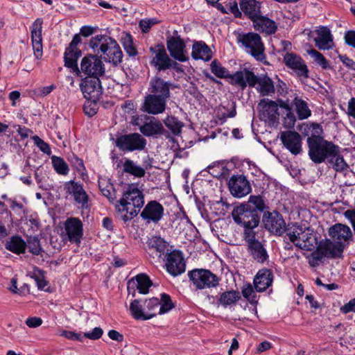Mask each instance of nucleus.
I'll list each match as a JSON object with an SVG mask.
<instances>
[{
  "mask_svg": "<svg viewBox=\"0 0 355 355\" xmlns=\"http://www.w3.org/2000/svg\"><path fill=\"white\" fill-rule=\"evenodd\" d=\"M291 105L294 107L299 120L306 119L311 115L308 103L297 95L295 96Z\"/></svg>",
  "mask_w": 355,
  "mask_h": 355,
  "instance_id": "nucleus-36",
  "label": "nucleus"
},
{
  "mask_svg": "<svg viewBox=\"0 0 355 355\" xmlns=\"http://www.w3.org/2000/svg\"><path fill=\"white\" fill-rule=\"evenodd\" d=\"M170 81H165L159 76L153 77L149 82V92L153 95H157L167 101L171 97V89L176 87Z\"/></svg>",
  "mask_w": 355,
  "mask_h": 355,
  "instance_id": "nucleus-21",
  "label": "nucleus"
},
{
  "mask_svg": "<svg viewBox=\"0 0 355 355\" xmlns=\"http://www.w3.org/2000/svg\"><path fill=\"white\" fill-rule=\"evenodd\" d=\"M43 20L37 18L35 20L32 25L31 40L34 55L37 59H40L42 56V28Z\"/></svg>",
  "mask_w": 355,
  "mask_h": 355,
  "instance_id": "nucleus-28",
  "label": "nucleus"
},
{
  "mask_svg": "<svg viewBox=\"0 0 355 355\" xmlns=\"http://www.w3.org/2000/svg\"><path fill=\"white\" fill-rule=\"evenodd\" d=\"M252 23L256 31L265 33L267 35L275 33L277 29L276 23L268 17L263 15V14L254 19Z\"/></svg>",
  "mask_w": 355,
  "mask_h": 355,
  "instance_id": "nucleus-34",
  "label": "nucleus"
},
{
  "mask_svg": "<svg viewBox=\"0 0 355 355\" xmlns=\"http://www.w3.org/2000/svg\"><path fill=\"white\" fill-rule=\"evenodd\" d=\"M173 306L174 305L172 302L171 297L166 293H162L161 295V301L159 305V312L161 314L168 312L172 309Z\"/></svg>",
  "mask_w": 355,
  "mask_h": 355,
  "instance_id": "nucleus-51",
  "label": "nucleus"
},
{
  "mask_svg": "<svg viewBox=\"0 0 355 355\" xmlns=\"http://www.w3.org/2000/svg\"><path fill=\"white\" fill-rule=\"evenodd\" d=\"M345 42L355 48V31H349L345 35Z\"/></svg>",
  "mask_w": 355,
  "mask_h": 355,
  "instance_id": "nucleus-63",
  "label": "nucleus"
},
{
  "mask_svg": "<svg viewBox=\"0 0 355 355\" xmlns=\"http://www.w3.org/2000/svg\"><path fill=\"white\" fill-rule=\"evenodd\" d=\"M273 281V274L270 269L259 270L254 278V288L257 292L265 291L271 286Z\"/></svg>",
  "mask_w": 355,
  "mask_h": 355,
  "instance_id": "nucleus-32",
  "label": "nucleus"
},
{
  "mask_svg": "<svg viewBox=\"0 0 355 355\" xmlns=\"http://www.w3.org/2000/svg\"><path fill=\"white\" fill-rule=\"evenodd\" d=\"M278 106L277 101L275 102L268 98L261 99L257 105L261 119L268 122L270 125H277L279 120Z\"/></svg>",
  "mask_w": 355,
  "mask_h": 355,
  "instance_id": "nucleus-14",
  "label": "nucleus"
},
{
  "mask_svg": "<svg viewBox=\"0 0 355 355\" xmlns=\"http://www.w3.org/2000/svg\"><path fill=\"white\" fill-rule=\"evenodd\" d=\"M280 139L284 146L293 155H297L302 151L301 135L292 130L282 132Z\"/></svg>",
  "mask_w": 355,
  "mask_h": 355,
  "instance_id": "nucleus-23",
  "label": "nucleus"
},
{
  "mask_svg": "<svg viewBox=\"0 0 355 355\" xmlns=\"http://www.w3.org/2000/svg\"><path fill=\"white\" fill-rule=\"evenodd\" d=\"M309 155L311 159L320 164L327 159L330 154L337 150V146L324 140L321 136L315 135L307 139Z\"/></svg>",
  "mask_w": 355,
  "mask_h": 355,
  "instance_id": "nucleus-7",
  "label": "nucleus"
},
{
  "mask_svg": "<svg viewBox=\"0 0 355 355\" xmlns=\"http://www.w3.org/2000/svg\"><path fill=\"white\" fill-rule=\"evenodd\" d=\"M188 275L198 289L213 288L218 284V277L208 270L196 269L190 271Z\"/></svg>",
  "mask_w": 355,
  "mask_h": 355,
  "instance_id": "nucleus-10",
  "label": "nucleus"
},
{
  "mask_svg": "<svg viewBox=\"0 0 355 355\" xmlns=\"http://www.w3.org/2000/svg\"><path fill=\"white\" fill-rule=\"evenodd\" d=\"M284 62L287 67L292 69L298 76L309 77V69L303 59L294 53L287 52L284 56Z\"/></svg>",
  "mask_w": 355,
  "mask_h": 355,
  "instance_id": "nucleus-24",
  "label": "nucleus"
},
{
  "mask_svg": "<svg viewBox=\"0 0 355 355\" xmlns=\"http://www.w3.org/2000/svg\"><path fill=\"white\" fill-rule=\"evenodd\" d=\"M327 161L336 171H343L348 167V165L340 153V148L338 146L337 150H334V153L330 154Z\"/></svg>",
  "mask_w": 355,
  "mask_h": 355,
  "instance_id": "nucleus-41",
  "label": "nucleus"
},
{
  "mask_svg": "<svg viewBox=\"0 0 355 355\" xmlns=\"http://www.w3.org/2000/svg\"><path fill=\"white\" fill-rule=\"evenodd\" d=\"M80 71L91 78H97L105 73L103 61L97 55L84 57L80 63Z\"/></svg>",
  "mask_w": 355,
  "mask_h": 355,
  "instance_id": "nucleus-15",
  "label": "nucleus"
},
{
  "mask_svg": "<svg viewBox=\"0 0 355 355\" xmlns=\"http://www.w3.org/2000/svg\"><path fill=\"white\" fill-rule=\"evenodd\" d=\"M35 280L37 287L40 289H44L46 286V282L44 279V272L40 269H35L32 276Z\"/></svg>",
  "mask_w": 355,
  "mask_h": 355,
  "instance_id": "nucleus-56",
  "label": "nucleus"
},
{
  "mask_svg": "<svg viewBox=\"0 0 355 355\" xmlns=\"http://www.w3.org/2000/svg\"><path fill=\"white\" fill-rule=\"evenodd\" d=\"M236 41L245 51L253 57L256 60L266 63L265 46L261 36L256 33H239L236 35Z\"/></svg>",
  "mask_w": 355,
  "mask_h": 355,
  "instance_id": "nucleus-6",
  "label": "nucleus"
},
{
  "mask_svg": "<svg viewBox=\"0 0 355 355\" xmlns=\"http://www.w3.org/2000/svg\"><path fill=\"white\" fill-rule=\"evenodd\" d=\"M329 234L335 243L343 250L352 237L350 228L341 223H336L329 229Z\"/></svg>",
  "mask_w": 355,
  "mask_h": 355,
  "instance_id": "nucleus-22",
  "label": "nucleus"
},
{
  "mask_svg": "<svg viewBox=\"0 0 355 355\" xmlns=\"http://www.w3.org/2000/svg\"><path fill=\"white\" fill-rule=\"evenodd\" d=\"M156 23L157 21L155 19H142L139 21V27L143 33H148L152 26Z\"/></svg>",
  "mask_w": 355,
  "mask_h": 355,
  "instance_id": "nucleus-59",
  "label": "nucleus"
},
{
  "mask_svg": "<svg viewBox=\"0 0 355 355\" xmlns=\"http://www.w3.org/2000/svg\"><path fill=\"white\" fill-rule=\"evenodd\" d=\"M229 11L236 18H241L242 12L238 8V3L236 0H230L227 4Z\"/></svg>",
  "mask_w": 355,
  "mask_h": 355,
  "instance_id": "nucleus-58",
  "label": "nucleus"
},
{
  "mask_svg": "<svg viewBox=\"0 0 355 355\" xmlns=\"http://www.w3.org/2000/svg\"><path fill=\"white\" fill-rule=\"evenodd\" d=\"M236 114V111L235 107H233L230 111L226 112H218V118L221 121V123H224L227 118L234 117Z\"/></svg>",
  "mask_w": 355,
  "mask_h": 355,
  "instance_id": "nucleus-60",
  "label": "nucleus"
},
{
  "mask_svg": "<svg viewBox=\"0 0 355 355\" xmlns=\"http://www.w3.org/2000/svg\"><path fill=\"white\" fill-rule=\"evenodd\" d=\"M309 257V264L311 267H316L324 258L335 259L340 257L343 252L341 247L330 239L318 241L315 248L312 250Z\"/></svg>",
  "mask_w": 355,
  "mask_h": 355,
  "instance_id": "nucleus-8",
  "label": "nucleus"
},
{
  "mask_svg": "<svg viewBox=\"0 0 355 355\" xmlns=\"http://www.w3.org/2000/svg\"><path fill=\"white\" fill-rule=\"evenodd\" d=\"M121 44L124 48L125 51L129 56H135L137 54V51L134 45L133 39L130 33H124L121 37Z\"/></svg>",
  "mask_w": 355,
  "mask_h": 355,
  "instance_id": "nucleus-46",
  "label": "nucleus"
},
{
  "mask_svg": "<svg viewBox=\"0 0 355 355\" xmlns=\"http://www.w3.org/2000/svg\"><path fill=\"white\" fill-rule=\"evenodd\" d=\"M241 299V294L239 291H229L220 294L218 299L220 304L224 307L232 306Z\"/></svg>",
  "mask_w": 355,
  "mask_h": 355,
  "instance_id": "nucleus-42",
  "label": "nucleus"
},
{
  "mask_svg": "<svg viewBox=\"0 0 355 355\" xmlns=\"http://www.w3.org/2000/svg\"><path fill=\"white\" fill-rule=\"evenodd\" d=\"M66 338L73 340L83 342L84 340L89 338L91 340H98L103 334H61Z\"/></svg>",
  "mask_w": 355,
  "mask_h": 355,
  "instance_id": "nucleus-50",
  "label": "nucleus"
},
{
  "mask_svg": "<svg viewBox=\"0 0 355 355\" xmlns=\"http://www.w3.org/2000/svg\"><path fill=\"white\" fill-rule=\"evenodd\" d=\"M149 50L153 55L150 63L158 71L171 69L172 66L175 64L174 61L168 55L163 44L150 46Z\"/></svg>",
  "mask_w": 355,
  "mask_h": 355,
  "instance_id": "nucleus-13",
  "label": "nucleus"
},
{
  "mask_svg": "<svg viewBox=\"0 0 355 355\" xmlns=\"http://www.w3.org/2000/svg\"><path fill=\"white\" fill-rule=\"evenodd\" d=\"M52 164L55 171L61 175H67L69 172V168L64 160L59 157H52Z\"/></svg>",
  "mask_w": 355,
  "mask_h": 355,
  "instance_id": "nucleus-49",
  "label": "nucleus"
},
{
  "mask_svg": "<svg viewBox=\"0 0 355 355\" xmlns=\"http://www.w3.org/2000/svg\"><path fill=\"white\" fill-rule=\"evenodd\" d=\"M191 55L195 60L208 61L211 58V51L205 42H198L193 45Z\"/></svg>",
  "mask_w": 355,
  "mask_h": 355,
  "instance_id": "nucleus-38",
  "label": "nucleus"
},
{
  "mask_svg": "<svg viewBox=\"0 0 355 355\" xmlns=\"http://www.w3.org/2000/svg\"><path fill=\"white\" fill-rule=\"evenodd\" d=\"M314 38L315 46L320 50H329L333 48L334 42L331 31L326 26H321L315 31Z\"/></svg>",
  "mask_w": 355,
  "mask_h": 355,
  "instance_id": "nucleus-31",
  "label": "nucleus"
},
{
  "mask_svg": "<svg viewBox=\"0 0 355 355\" xmlns=\"http://www.w3.org/2000/svg\"><path fill=\"white\" fill-rule=\"evenodd\" d=\"M136 286L141 294L148 293V289L152 285V282L149 277L145 274H139L135 277Z\"/></svg>",
  "mask_w": 355,
  "mask_h": 355,
  "instance_id": "nucleus-47",
  "label": "nucleus"
},
{
  "mask_svg": "<svg viewBox=\"0 0 355 355\" xmlns=\"http://www.w3.org/2000/svg\"><path fill=\"white\" fill-rule=\"evenodd\" d=\"M286 238L295 247L306 251L313 250L318 244L317 234L310 227L297 223L288 225Z\"/></svg>",
  "mask_w": 355,
  "mask_h": 355,
  "instance_id": "nucleus-5",
  "label": "nucleus"
},
{
  "mask_svg": "<svg viewBox=\"0 0 355 355\" xmlns=\"http://www.w3.org/2000/svg\"><path fill=\"white\" fill-rule=\"evenodd\" d=\"M165 125L172 132L174 135L181 133L183 123L174 116H168L164 120Z\"/></svg>",
  "mask_w": 355,
  "mask_h": 355,
  "instance_id": "nucleus-48",
  "label": "nucleus"
},
{
  "mask_svg": "<svg viewBox=\"0 0 355 355\" xmlns=\"http://www.w3.org/2000/svg\"><path fill=\"white\" fill-rule=\"evenodd\" d=\"M5 247L9 251L19 254L25 252L26 243L20 236H15L6 242Z\"/></svg>",
  "mask_w": 355,
  "mask_h": 355,
  "instance_id": "nucleus-40",
  "label": "nucleus"
},
{
  "mask_svg": "<svg viewBox=\"0 0 355 355\" xmlns=\"http://www.w3.org/2000/svg\"><path fill=\"white\" fill-rule=\"evenodd\" d=\"M211 72L218 78H228L229 83L231 84L232 78L234 74H230L228 70L223 67L217 60H214L210 64Z\"/></svg>",
  "mask_w": 355,
  "mask_h": 355,
  "instance_id": "nucleus-43",
  "label": "nucleus"
},
{
  "mask_svg": "<svg viewBox=\"0 0 355 355\" xmlns=\"http://www.w3.org/2000/svg\"><path fill=\"white\" fill-rule=\"evenodd\" d=\"M264 227L269 232L278 236L286 234V223L282 216L277 211L265 212L263 216Z\"/></svg>",
  "mask_w": 355,
  "mask_h": 355,
  "instance_id": "nucleus-16",
  "label": "nucleus"
},
{
  "mask_svg": "<svg viewBox=\"0 0 355 355\" xmlns=\"http://www.w3.org/2000/svg\"><path fill=\"white\" fill-rule=\"evenodd\" d=\"M89 47L101 59L116 66L122 62L123 53L116 41L107 35H96L89 42Z\"/></svg>",
  "mask_w": 355,
  "mask_h": 355,
  "instance_id": "nucleus-4",
  "label": "nucleus"
},
{
  "mask_svg": "<svg viewBox=\"0 0 355 355\" xmlns=\"http://www.w3.org/2000/svg\"><path fill=\"white\" fill-rule=\"evenodd\" d=\"M239 6L241 12H243L252 21L262 14L261 3L257 0H241Z\"/></svg>",
  "mask_w": 355,
  "mask_h": 355,
  "instance_id": "nucleus-33",
  "label": "nucleus"
},
{
  "mask_svg": "<svg viewBox=\"0 0 355 355\" xmlns=\"http://www.w3.org/2000/svg\"><path fill=\"white\" fill-rule=\"evenodd\" d=\"M167 49L170 55L175 60L180 62L188 60V57L185 55V43L180 37H171L167 40Z\"/></svg>",
  "mask_w": 355,
  "mask_h": 355,
  "instance_id": "nucleus-27",
  "label": "nucleus"
},
{
  "mask_svg": "<svg viewBox=\"0 0 355 355\" xmlns=\"http://www.w3.org/2000/svg\"><path fill=\"white\" fill-rule=\"evenodd\" d=\"M166 101H167L157 96V95L148 94L145 97L142 105V110L151 114H162L166 110Z\"/></svg>",
  "mask_w": 355,
  "mask_h": 355,
  "instance_id": "nucleus-26",
  "label": "nucleus"
},
{
  "mask_svg": "<svg viewBox=\"0 0 355 355\" xmlns=\"http://www.w3.org/2000/svg\"><path fill=\"white\" fill-rule=\"evenodd\" d=\"M231 84L239 86L242 89L247 86L254 87L263 96H272L275 92V87L272 80L267 75L256 76L254 72L247 69L235 72L232 76Z\"/></svg>",
  "mask_w": 355,
  "mask_h": 355,
  "instance_id": "nucleus-3",
  "label": "nucleus"
},
{
  "mask_svg": "<svg viewBox=\"0 0 355 355\" xmlns=\"http://www.w3.org/2000/svg\"><path fill=\"white\" fill-rule=\"evenodd\" d=\"M65 231L69 241L79 243L83 236L82 222L76 218L68 219L65 223Z\"/></svg>",
  "mask_w": 355,
  "mask_h": 355,
  "instance_id": "nucleus-30",
  "label": "nucleus"
},
{
  "mask_svg": "<svg viewBox=\"0 0 355 355\" xmlns=\"http://www.w3.org/2000/svg\"><path fill=\"white\" fill-rule=\"evenodd\" d=\"M340 311L343 313L349 312H355V299L351 300L348 303L345 304L340 308Z\"/></svg>",
  "mask_w": 355,
  "mask_h": 355,
  "instance_id": "nucleus-64",
  "label": "nucleus"
},
{
  "mask_svg": "<svg viewBox=\"0 0 355 355\" xmlns=\"http://www.w3.org/2000/svg\"><path fill=\"white\" fill-rule=\"evenodd\" d=\"M146 120L143 124L139 121L142 119H137L134 124L139 126V131L146 137H153L163 135L164 132V126L159 120L154 116H144Z\"/></svg>",
  "mask_w": 355,
  "mask_h": 355,
  "instance_id": "nucleus-19",
  "label": "nucleus"
},
{
  "mask_svg": "<svg viewBox=\"0 0 355 355\" xmlns=\"http://www.w3.org/2000/svg\"><path fill=\"white\" fill-rule=\"evenodd\" d=\"M81 55V51L78 49H71L67 47L64 53V65L71 68L75 72H80L78 67L77 60Z\"/></svg>",
  "mask_w": 355,
  "mask_h": 355,
  "instance_id": "nucleus-39",
  "label": "nucleus"
},
{
  "mask_svg": "<svg viewBox=\"0 0 355 355\" xmlns=\"http://www.w3.org/2000/svg\"><path fill=\"white\" fill-rule=\"evenodd\" d=\"M159 305L160 301L157 297L145 300L143 305L140 304L139 300H135L130 304V310L135 319L146 320L161 314Z\"/></svg>",
  "mask_w": 355,
  "mask_h": 355,
  "instance_id": "nucleus-9",
  "label": "nucleus"
},
{
  "mask_svg": "<svg viewBox=\"0 0 355 355\" xmlns=\"http://www.w3.org/2000/svg\"><path fill=\"white\" fill-rule=\"evenodd\" d=\"M279 106L286 110V113L283 117V125L286 128H292L296 122V116L292 112V107L288 100L277 99Z\"/></svg>",
  "mask_w": 355,
  "mask_h": 355,
  "instance_id": "nucleus-37",
  "label": "nucleus"
},
{
  "mask_svg": "<svg viewBox=\"0 0 355 355\" xmlns=\"http://www.w3.org/2000/svg\"><path fill=\"white\" fill-rule=\"evenodd\" d=\"M306 128L309 130H311V136L313 137L315 135L320 136V134L322 132V128L318 123H311L309 125H306Z\"/></svg>",
  "mask_w": 355,
  "mask_h": 355,
  "instance_id": "nucleus-61",
  "label": "nucleus"
},
{
  "mask_svg": "<svg viewBox=\"0 0 355 355\" xmlns=\"http://www.w3.org/2000/svg\"><path fill=\"white\" fill-rule=\"evenodd\" d=\"M64 189L66 193L72 196L74 201L82 208L87 207L89 196L80 183L73 180L67 182L64 184Z\"/></svg>",
  "mask_w": 355,
  "mask_h": 355,
  "instance_id": "nucleus-20",
  "label": "nucleus"
},
{
  "mask_svg": "<svg viewBox=\"0 0 355 355\" xmlns=\"http://www.w3.org/2000/svg\"><path fill=\"white\" fill-rule=\"evenodd\" d=\"M42 323V320L38 317L28 318L26 320V324L29 327L35 328L40 326Z\"/></svg>",
  "mask_w": 355,
  "mask_h": 355,
  "instance_id": "nucleus-62",
  "label": "nucleus"
},
{
  "mask_svg": "<svg viewBox=\"0 0 355 355\" xmlns=\"http://www.w3.org/2000/svg\"><path fill=\"white\" fill-rule=\"evenodd\" d=\"M165 266L167 272L173 277L184 272L186 263L182 253L178 250L167 252Z\"/></svg>",
  "mask_w": 355,
  "mask_h": 355,
  "instance_id": "nucleus-18",
  "label": "nucleus"
},
{
  "mask_svg": "<svg viewBox=\"0 0 355 355\" xmlns=\"http://www.w3.org/2000/svg\"><path fill=\"white\" fill-rule=\"evenodd\" d=\"M146 244L148 250L159 258L168 251V242L160 236H153L148 238Z\"/></svg>",
  "mask_w": 355,
  "mask_h": 355,
  "instance_id": "nucleus-35",
  "label": "nucleus"
},
{
  "mask_svg": "<svg viewBox=\"0 0 355 355\" xmlns=\"http://www.w3.org/2000/svg\"><path fill=\"white\" fill-rule=\"evenodd\" d=\"M163 206L155 200L147 203L141 213V217L148 223L150 222L157 223L164 216Z\"/></svg>",
  "mask_w": 355,
  "mask_h": 355,
  "instance_id": "nucleus-25",
  "label": "nucleus"
},
{
  "mask_svg": "<svg viewBox=\"0 0 355 355\" xmlns=\"http://www.w3.org/2000/svg\"><path fill=\"white\" fill-rule=\"evenodd\" d=\"M33 140L35 145L40 148L43 153L50 155L51 153L49 145L46 143L44 140L40 138L38 136L33 137Z\"/></svg>",
  "mask_w": 355,
  "mask_h": 355,
  "instance_id": "nucleus-57",
  "label": "nucleus"
},
{
  "mask_svg": "<svg viewBox=\"0 0 355 355\" xmlns=\"http://www.w3.org/2000/svg\"><path fill=\"white\" fill-rule=\"evenodd\" d=\"M116 145L123 151L142 150L146 148V139L139 133H130L119 137Z\"/></svg>",
  "mask_w": 355,
  "mask_h": 355,
  "instance_id": "nucleus-12",
  "label": "nucleus"
},
{
  "mask_svg": "<svg viewBox=\"0 0 355 355\" xmlns=\"http://www.w3.org/2000/svg\"><path fill=\"white\" fill-rule=\"evenodd\" d=\"M92 78L85 80L80 85V88L86 98L94 101L101 94V86L99 77Z\"/></svg>",
  "mask_w": 355,
  "mask_h": 355,
  "instance_id": "nucleus-29",
  "label": "nucleus"
},
{
  "mask_svg": "<svg viewBox=\"0 0 355 355\" xmlns=\"http://www.w3.org/2000/svg\"><path fill=\"white\" fill-rule=\"evenodd\" d=\"M263 198L258 196H250L248 202L240 204L234 208L232 212L234 222L243 227V236L247 232L255 233L254 229L258 227L261 214L266 209Z\"/></svg>",
  "mask_w": 355,
  "mask_h": 355,
  "instance_id": "nucleus-1",
  "label": "nucleus"
},
{
  "mask_svg": "<svg viewBox=\"0 0 355 355\" xmlns=\"http://www.w3.org/2000/svg\"><path fill=\"white\" fill-rule=\"evenodd\" d=\"M228 188L230 193L235 198H241L251 192L250 182L243 175H234L228 181Z\"/></svg>",
  "mask_w": 355,
  "mask_h": 355,
  "instance_id": "nucleus-17",
  "label": "nucleus"
},
{
  "mask_svg": "<svg viewBox=\"0 0 355 355\" xmlns=\"http://www.w3.org/2000/svg\"><path fill=\"white\" fill-rule=\"evenodd\" d=\"M242 294L251 304L257 302L256 294L251 284H248L243 288Z\"/></svg>",
  "mask_w": 355,
  "mask_h": 355,
  "instance_id": "nucleus-55",
  "label": "nucleus"
},
{
  "mask_svg": "<svg viewBox=\"0 0 355 355\" xmlns=\"http://www.w3.org/2000/svg\"><path fill=\"white\" fill-rule=\"evenodd\" d=\"M243 237L248 243V250L252 257L258 263H265L269 256L262 243L259 241L258 233L247 232Z\"/></svg>",
  "mask_w": 355,
  "mask_h": 355,
  "instance_id": "nucleus-11",
  "label": "nucleus"
},
{
  "mask_svg": "<svg viewBox=\"0 0 355 355\" xmlns=\"http://www.w3.org/2000/svg\"><path fill=\"white\" fill-rule=\"evenodd\" d=\"M338 341L341 346H345L347 348H355V334H343Z\"/></svg>",
  "mask_w": 355,
  "mask_h": 355,
  "instance_id": "nucleus-54",
  "label": "nucleus"
},
{
  "mask_svg": "<svg viewBox=\"0 0 355 355\" xmlns=\"http://www.w3.org/2000/svg\"><path fill=\"white\" fill-rule=\"evenodd\" d=\"M144 198L141 191L133 184L130 185L121 199L115 204L117 216L126 223L134 218L144 206Z\"/></svg>",
  "mask_w": 355,
  "mask_h": 355,
  "instance_id": "nucleus-2",
  "label": "nucleus"
},
{
  "mask_svg": "<svg viewBox=\"0 0 355 355\" xmlns=\"http://www.w3.org/2000/svg\"><path fill=\"white\" fill-rule=\"evenodd\" d=\"M26 246H28L29 251L35 255H38L42 251L40 240L36 236L30 237L27 240Z\"/></svg>",
  "mask_w": 355,
  "mask_h": 355,
  "instance_id": "nucleus-53",
  "label": "nucleus"
},
{
  "mask_svg": "<svg viewBox=\"0 0 355 355\" xmlns=\"http://www.w3.org/2000/svg\"><path fill=\"white\" fill-rule=\"evenodd\" d=\"M309 55H310L314 60L320 64L323 69L329 68V64L327 59L324 57V55L316 51L315 49H311L308 51Z\"/></svg>",
  "mask_w": 355,
  "mask_h": 355,
  "instance_id": "nucleus-52",
  "label": "nucleus"
},
{
  "mask_svg": "<svg viewBox=\"0 0 355 355\" xmlns=\"http://www.w3.org/2000/svg\"><path fill=\"white\" fill-rule=\"evenodd\" d=\"M123 170L125 173H130L137 178H142L145 175V170L136 165L132 160L126 159L123 164Z\"/></svg>",
  "mask_w": 355,
  "mask_h": 355,
  "instance_id": "nucleus-44",
  "label": "nucleus"
},
{
  "mask_svg": "<svg viewBox=\"0 0 355 355\" xmlns=\"http://www.w3.org/2000/svg\"><path fill=\"white\" fill-rule=\"evenodd\" d=\"M99 189L102 194L107 198L110 202H113L116 199V191L112 184L106 180L98 182Z\"/></svg>",
  "mask_w": 355,
  "mask_h": 355,
  "instance_id": "nucleus-45",
  "label": "nucleus"
}]
</instances>
